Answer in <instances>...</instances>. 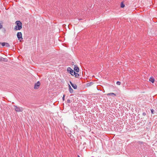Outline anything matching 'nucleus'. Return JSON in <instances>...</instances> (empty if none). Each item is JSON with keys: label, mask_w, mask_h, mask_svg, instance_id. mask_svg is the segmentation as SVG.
Listing matches in <instances>:
<instances>
[{"label": "nucleus", "mask_w": 157, "mask_h": 157, "mask_svg": "<svg viewBox=\"0 0 157 157\" xmlns=\"http://www.w3.org/2000/svg\"><path fill=\"white\" fill-rule=\"evenodd\" d=\"M16 25L14 28L15 30H20L22 29V23L20 21L16 22Z\"/></svg>", "instance_id": "nucleus-1"}, {"label": "nucleus", "mask_w": 157, "mask_h": 157, "mask_svg": "<svg viewBox=\"0 0 157 157\" xmlns=\"http://www.w3.org/2000/svg\"><path fill=\"white\" fill-rule=\"evenodd\" d=\"M13 108L15 111L17 112H22L23 110V109L22 107H19L16 105H13Z\"/></svg>", "instance_id": "nucleus-2"}, {"label": "nucleus", "mask_w": 157, "mask_h": 157, "mask_svg": "<svg viewBox=\"0 0 157 157\" xmlns=\"http://www.w3.org/2000/svg\"><path fill=\"white\" fill-rule=\"evenodd\" d=\"M17 36L18 40L21 41V40L23 39L22 33L21 32H18L17 33Z\"/></svg>", "instance_id": "nucleus-3"}, {"label": "nucleus", "mask_w": 157, "mask_h": 157, "mask_svg": "<svg viewBox=\"0 0 157 157\" xmlns=\"http://www.w3.org/2000/svg\"><path fill=\"white\" fill-rule=\"evenodd\" d=\"M40 85V82L39 81H38L36 83H35L34 88L35 89H38Z\"/></svg>", "instance_id": "nucleus-4"}, {"label": "nucleus", "mask_w": 157, "mask_h": 157, "mask_svg": "<svg viewBox=\"0 0 157 157\" xmlns=\"http://www.w3.org/2000/svg\"><path fill=\"white\" fill-rule=\"evenodd\" d=\"M71 74L72 75H75V77H78L79 76V75L78 73H76L75 71H71Z\"/></svg>", "instance_id": "nucleus-5"}, {"label": "nucleus", "mask_w": 157, "mask_h": 157, "mask_svg": "<svg viewBox=\"0 0 157 157\" xmlns=\"http://www.w3.org/2000/svg\"><path fill=\"white\" fill-rule=\"evenodd\" d=\"M70 83L74 89H77V86L76 84L72 83L71 81L70 82Z\"/></svg>", "instance_id": "nucleus-6"}, {"label": "nucleus", "mask_w": 157, "mask_h": 157, "mask_svg": "<svg viewBox=\"0 0 157 157\" xmlns=\"http://www.w3.org/2000/svg\"><path fill=\"white\" fill-rule=\"evenodd\" d=\"M74 70L77 72H78L79 71V68L76 65H75L74 66Z\"/></svg>", "instance_id": "nucleus-7"}, {"label": "nucleus", "mask_w": 157, "mask_h": 157, "mask_svg": "<svg viewBox=\"0 0 157 157\" xmlns=\"http://www.w3.org/2000/svg\"><path fill=\"white\" fill-rule=\"evenodd\" d=\"M69 92L71 93H72L73 92V89L71 88V87L70 86V85H69Z\"/></svg>", "instance_id": "nucleus-8"}, {"label": "nucleus", "mask_w": 157, "mask_h": 157, "mask_svg": "<svg viewBox=\"0 0 157 157\" xmlns=\"http://www.w3.org/2000/svg\"><path fill=\"white\" fill-rule=\"evenodd\" d=\"M149 81L152 82V83H154L155 81L154 78L153 77H151L149 79Z\"/></svg>", "instance_id": "nucleus-9"}, {"label": "nucleus", "mask_w": 157, "mask_h": 157, "mask_svg": "<svg viewBox=\"0 0 157 157\" xmlns=\"http://www.w3.org/2000/svg\"><path fill=\"white\" fill-rule=\"evenodd\" d=\"M107 95L108 96H116V94H115L113 93H108L107 94Z\"/></svg>", "instance_id": "nucleus-10"}, {"label": "nucleus", "mask_w": 157, "mask_h": 157, "mask_svg": "<svg viewBox=\"0 0 157 157\" xmlns=\"http://www.w3.org/2000/svg\"><path fill=\"white\" fill-rule=\"evenodd\" d=\"M124 6H125L124 5V3H123V2H122L121 4V8H124Z\"/></svg>", "instance_id": "nucleus-11"}, {"label": "nucleus", "mask_w": 157, "mask_h": 157, "mask_svg": "<svg viewBox=\"0 0 157 157\" xmlns=\"http://www.w3.org/2000/svg\"><path fill=\"white\" fill-rule=\"evenodd\" d=\"M5 46L7 47H9L10 46L9 43H6V44L5 45Z\"/></svg>", "instance_id": "nucleus-12"}, {"label": "nucleus", "mask_w": 157, "mask_h": 157, "mask_svg": "<svg viewBox=\"0 0 157 157\" xmlns=\"http://www.w3.org/2000/svg\"><path fill=\"white\" fill-rule=\"evenodd\" d=\"M0 44H1L3 46H5L6 44V43L3 42V43H0Z\"/></svg>", "instance_id": "nucleus-13"}, {"label": "nucleus", "mask_w": 157, "mask_h": 157, "mask_svg": "<svg viewBox=\"0 0 157 157\" xmlns=\"http://www.w3.org/2000/svg\"><path fill=\"white\" fill-rule=\"evenodd\" d=\"M71 69H72L70 67H68L67 69V71L69 72L71 70Z\"/></svg>", "instance_id": "nucleus-14"}, {"label": "nucleus", "mask_w": 157, "mask_h": 157, "mask_svg": "<svg viewBox=\"0 0 157 157\" xmlns=\"http://www.w3.org/2000/svg\"><path fill=\"white\" fill-rule=\"evenodd\" d=\"M121 82H119V81H117V84L118 85H120L121 84Z\"/></svg>", "instance_id": "nucleus-15"}, {"label": "nucleus", "mask_w": 157, "mask_h": 157, "mask_svg": "<svg viewBox=\"0 0 157 157\" xmlns=\"http://www.w3.org/2000/svg\"><path fill=\"white\" fill-rule=\"evenodd\" d=\"M2 23H0V29L2 28Z\"/></svg>", "instance_id": "nucleus-16"}, {"label": "nucleus", "mask_w": 157, "mask_h": 157, "mask_svg": "<svg viewBox=\"0 0 157 157\" xmlns=\"http://www.w3.org/2000/svg\"><path fill=\"white\" fill-rule=\"evenodd\" d=\"M67 102L68 103H70L71 102V101L70 100V99L67 100Z\"/></svg>", "instance_id": "nucleus-17"}, {"label": "nucleus", "mask_w": 157, "mask_h": 157, "mask_svg": "<svg viewBox=\"0 0 157 157\" xmlns=\"http://www.w3.org/2000/svg\"><path fill=\"white\" fill-rule=\"evenodd\" d=\"M154 110L153 109H152L151 110V113H152V114H154Z\"/></svg>", "instance_id": "nucleus-18"}, {"label": "nucleus", "mask_w": 157, "mask_h": 157, "mask_svg": "<svg viewBox=\"0 0 157 157\" xmlns=\"http://www.w3.org/2000/svg\"><path fill=\"white\" fill-rule=\"evenodd\" d=\"M64 97H65V96H64V95H63V101L64 100V99H65Z\"/></svg>", "instance_id": "nucleus-19"}, {"label": "nucleus", "mask_w": 157, "mask_h": 157, "mask_svg": "<svg viewBox=\"0 0 157 157\" xmlns=\"http://www.w3.org/2000/svg\"><path fill=\"white\" fill-rule=\"evenodd\" d=\"M146 115V113H143V115L145 116V115Z\"/></svg>", "instance_id": "nucleus-20"}, {"label": "nucleus", "mask_w": 157, "mask_h": 157, "mask_svg": "<svg viewBox=\"0 0 157 157\" xmlns=\"http://www.w3.org/2000/svg\"><path fill=\"white\" fill-rule=\"evenodd\" d=\"M73 71V70L72 69H71V71L69 72V73L70 74H71V71Z\"/></svg>", "instance_id": "nucleus-21"}, {"label": "nucleus", "mask_w": 157, "mask_h": 157, "mask_svg": "<svg viewBox=\"0 0 157 157\" xmlns=\"http://www.w3.org/2000/svg\"><path fill=\"white\" fill-rule=\"evenodd\" d=\"M78 157H80V156H79V155H78Z\"/></svg>", "instance_id": "nucleus-22"}]
</instances>
